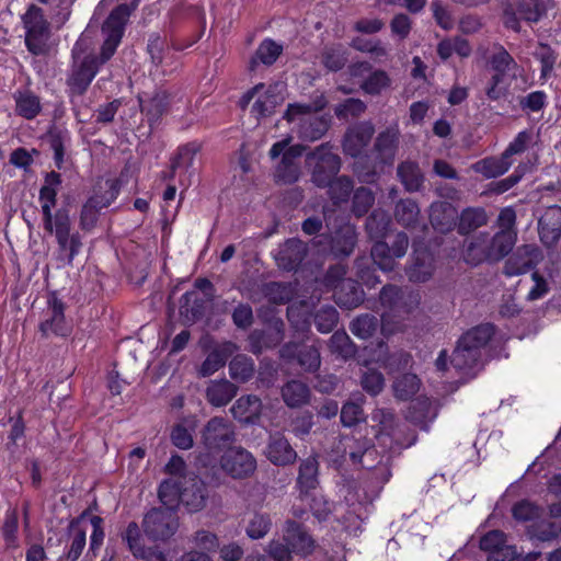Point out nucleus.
Wrapping results in <instances>:
<instances>
[{"label":"nucleus","mask_w":561,"mask_h":561,"mask_svg":"<svg viewBox=\"0 0 561 561\" xmlns=\"http://www.w3.org/2000/svg\"><path fill=\"white\" fill-rule=\"evenodd\" d=\"M25 31L24 44L33 56H45L50 50L51 27L44 10L32 3L21 16Z\"/></svg>","instance_id":"obj_4"},{"label":"nucleus","mask_w":561,"mask_h":561,"mask_svg":"<svg viewBox=\"0 0 561 561\" xmlns=\"http://www.w3.org/2000/svg\"><path fill=\"white\" fill-rule=\"evenodd\" d=\"M91 510L92 506H89L79 516L70 519L67 527L68 543L57 561H78L81 557L87 545V530L81 524L90 515Z\"/></svg>","instance_id":"obj_14"},{"label":"nucleus","mask_w":561,"mask_h":561,"mask_svg":"<svg viewBox=\"0 0 561 561\" xmlns=\"http://www.w3.org/2000/svg\"><path fill=\"white\" fill-rule=\"evenodd\" d=\"M527 535L531 540L546 542L558 538L559 529L551 522L536 520L527 527Z\"/></svg>","instance_id":"obj_62"},{"label":"nucleus","mask_w":561,"mask_h":561,"mask_svg":"<svg viewBox=\"0 0 561 561\" xmlns=\"http://www.w3.org/2000/svg\"><path fill=\"white\" fill-rule=\"evenodd\" d=\"M206 497L204 483L201 480L194 481L191 486L183 488L181 504L192 513L198 512L205 506Z\"/></svg>","instance_id":"obj_50"},{"label":"nucleus","mask_w":561,"mask_h":561,"mask_svg":"<svg viewBox=\"0 0 561 561\" xmlns=\"http://www.w3.org/2000/svg\"><path fill=\"white\" fill-rule=\"evenodd\" d=\"M540 259L541 252L538 248L523 245L505 261L503 273L508 277L525 274L535 268Z\"/></svg>","instance_id":"obj_19"},{"label":"nucleus","mask_w":561,"mask_h":561,"mask_svg":"<svg viewBox=\"0 0 561 561\" xmlns=\"http://www.w3.org/2000/svg\"><path fill=\"white\" fill-rule=\"evenodd\" d=\"M391 225V217L381 209H374L367 217L365 229L369 239L376 241L383 240Z\"/></svg>","instance_id":"obj_41"},{"label":"nucleus","mask_w":561,"mask_h":561,"mask_svg":"<svg viewBox=\"0 0 561 561\" xmlns=\"http://www.w3.org/2000/svg\"><path fill=\"white\" fill-rule=\"evenodd\" d=\"M398 178L409 192H417L423 186L424 176L416 162L403 161L397 169Z\"/></svg>","instance_id":"obj_43"},{"label":"nucleus","mask_w":561,"mask_h":561,"mask_svg":"<svg viewBox=\"0 0 561 561\" xmlns=\"http://www.w3.org/2000/svg\"><path fill=\"white\" fill-rule=\"evenodd\" d=\"M48 317L39 323V331L44 336L53 333L57 336H68L71 328L67 324L65 318L66 306L64 301L51 293L47 299Z\"/></svg>","instance_id":"obj_18"},{"label":"nucleus","mask_w":561,"mask_h":561,"mask_svg":"<svg viewBox=\"0 0 561 561\" xmlns=\"http://www.w3.org/2000/svg\"><path fill=\"white\" fill-rule=\"evenodd\" d=\"M399 145V133L396 129H386L377 136L374 149L383 163H392Z\"/></svg>","instance_id":"obj_38"},{"label":"nucleus","mask_w":561,"mask_h":561,"mask_svg":"<svg viewBox=\"0 0 561 561\" xmlns=\"http://www.w3.org/2000/svg\"><path fill=\"white\" fill-rule=\"evenodd\" d=\"M494 334L495 325L486 322L469 329L461 336L463 337V343L466 342L471 344L473 347H478V352L483 355L485 347Z\"/></svg>","instance_id":"obj_44"},{"label":"nucleus","mask_w":561,"mask_h":561,"mask_svg":"<svg viewBox=\"0 0 561 561\" xmlns=\"http://www.w3.org/2000/svg\"><path fill=\"white\" fill-rule=\"evenodd\" d=\"M282 398L288 408H301L310 402L311 390L307 383L291 379L280 389Z\"/></svg>","instance_id":"obj_35"},{"label":"nucleus","mask_w":561,"mask_h":561,"mask_svg":"<svg viewBox=\"0 0 561 561\" xmlns=\"http://www.w3.org/2000/svg\"><path fill=\"white\" fill-rule=\"evenodd\" d=\"M380 325V320L370 313L357 316L350 323L351 332L360 340L371 337Z\"/></svg>","instance_id":"obj_52"},{"label":"nucleus","mask_w":561,"mask_h":561,"mask_svg":"<svg viewBox=\"0 0 561 561\" xmlns=\"http://www.w3.org/2000/svg\"><path fill=\"white\" fill-rule=\"evenodd\" d=\"M309 253V247L299 238H289L278 245L274 255L278 268L286 272H296Z\"/></svg>","instance_id":"obj_16"},{"label":"nucleus","mask_w":561,"mask_h":561,"mask_svg":"<svg viewBox=\"0 0 561 561\" xmlns=\"http://www.w3.org/2000/svg\"><path fill=\"white\" fill-rule=\"evenodd\" d=\"M79 43L77 42L71 50L73 64L67 84L70 91L77 95H83L91 82L100 71V61L95 55L88 54L79 60Z\"/></svg>","instance_id":"obj_7"},{"label":"nucleus","mask_w":561,"mask_h":561,"mask_svg":"<svg viewBox=\"0 0 561 561\" xmlns=\"http://www.w3.org/2000/svg\"><path fill=\"white\" fill-rule=\"evenodd\" d=\"M265 456L277 467L293 465L298 458L297 451L280 432H275L270 435L265 448Z\"/></svg>","instance_id":"obj_20"},{"label":"nucleus","mask_w":561,"mask_h":561,"mask_svg":"<svg viewBox=\"0 0 561 561\" xmlns=\"http://www.w3.org/2000/svg\"><path fill=\"white\" fill-rule=\"evenodd\" d=\"M394 218L405 228H416L420 221V207L412 198L400 199L394 207Z\"/></svg>","instance_id":"obj_45"},{"label":"nucleus","mask_w":561,"mask_h":561,"mask_svg":"<svg viewBox=\"0 0 561 561\" xmlns=\"http://www.w3.org/2000/svg\"><path fill=\"white\" fill-rule=\"evenodd\" d=\"M8 422L11 424V428L8 434L5 448L13 453L18 447L19 440L25 437L26 424L24 421V410L19 409L14 416H9Z\"/></svg>","instance_id":"obj_57"},{"label":"nucleus","mask_w":561,"mask_h":561,"mask_svg":"<svg viewBox=\"0 0 561 561\" xmlns=\"http://www.w3.org/2000/svg\"><path fill=\"white\" fill-rule=\"evenodd\" d=\"M202 145L198 141H190L178 147L175 154L170 160L171 175L179 169L188 170L193 167L195 156L201 151Z\"/></svg>","instance_id":"obj_42"},{"label":"nucleus","mask_w":561,"mask_h":561,"mask_svg":"<svg viewBox=\"0 0 561 561\" xmlns=\"http://www.w3.org/2000/svg\"><path fill=\"white\" fill-rule=\"evenodd\" d=\"M494 48L495 51L490 58V65L494 73L485 89L486 98L490 101H499L505 95L506 88H501V84L510 72H512V78H516V70L518 69V64L504 46L499 44Z\"/></svg>","instance_id":"obj_6"},{"label":"nucleus","mask_w":561,"mask_h":561,"mask_svg":"<svg viewBox=\"0 0 561 561\" xmlns=\"http://www.w3.org/2000/svg\"><path fill=\"white\" fill-rule=\"evenodd\" d=\"M18 116L32 121L42 112L41 99L31 90H16L13 93Z\"/></svg>","instance_id":"obj_34"},{"label":"nucleus","mask_w":561,"mask_h":561,"mask_svg":"<svg viewBox=\"0 0 561 561\" xmlns=\"http://www.w3.org/2000/svg\"><path fill=\"white\" fill-rule=\"evenodd\" d=\"M1 530L7 548H15L19 530V514L15 508H10L5 512Z\"/></svg>","instance_id":"obj_63"},{"label":"nucleus","mask_w":561,"mask_h":561,"mask_svg":"<svg viewBox=\"0 0 561 561\" xmlns=\"http://www.w3.org/2000/svg\"><path fill=\"white\" fill-rule=\"evenodd\" d=\"M232 416L243 424H256L262 413V401L255 394L240 397L230 409Z\"/></svg>","instance_id":"obj_28"},{"label":"nucleus","mask_w":561,"mask_h":561,"mask_svg":"<svg viewBox=\"0 0 561 561\" xmlns=\"http://www.w3.org/2000/svg\"><path fill=\"white\" fill-rule=\"evenodd\" d=\"M142 527L148 538L165 541L176 533L179 519L173 510L153 507L145 515Z\"/></svg>","instance_id":"obj_10"},{"label":"nucleus","mask_w":561,"mask_h":561,"mask_svg":"<svg viewBox=\"0 0 561 561\" xmlns=\"http://www.w3.org/2000/svg\"><path fill=\"white\" fill-rule=\"evenodd\" d=\"M234 439V428L225 417H211L202 431V442L211 455L228 450Z\"/></svg>","instance_id":"obj_9"},{"label":"nucleus","mask_w":561,"mask_h":561,"mask_svg":"<svg viewBox=\"0 0 561 561\" xmlns=\"http://www.w3.org/2000/svg\"><path fill=\"white\" fill-rule=\"evenodd\" d=\"M344 456H348L354 466H359L364 469H371L373 463H366L365 458L376 454L375 446L370 439L366 437L354 438L344 437L342 440Z\"/></svg>","instance_id":"obj_26"},{"label":"nucleus","mask_w":561,"mask_h":561,"mask_svg":"<svg viewBox=\"0 0 561 561\" xmlns=\"http://www.w3.org/2000/svg\"><path fill=\"white\" fill-rule=\"evenodd\" d=\"M409 247L408 234L403 231L394 236L392 244L389 245L385 240L374 242L371 247V255L378 264V268L383 272H391L396 265V259L405 255Z\"/></svg>","instance_id":"obj_12"},{"label":"nucleus","mask_w":561,"mask_h":561,"mask_svg":"<svg viewBox=\"0 0 561 561\" xmlns=\"http://www.w3.org/2000/svg\"><path fill=\"white\" fill-rule=\"evenodd\" d=\"M546 14L542 0H512L503 11V24L506 28L519 33L520 21L537 23Z\"/></svg>","instance_id":"obj_8"},{"label":"nucleus","mask_w":561,"mask_h":561,"mask_svg":"<svg viewBox=\"0 0 561 561\" xmlns=\"http://www.w3.org/2000/svg\"><path fill=\"white\" fill-rule=\"evenodd\" d=\"M333 296L341 308L354 309L364 301L365 293L359 282L347 278L334 285Z\"/></svg>","instance_id":"obj_29"},{"label":"nucleus","mask_w":561,"mask_h":561,"mask_svg":"<svg viewBox=\"0 0 561 561\" xmlns=\"http://www.w3.org/2000/svg\"><path fill=\"white\" fill-rule=\"evenodd\" d=\"M488 214L483 207H466L457 219V232L460 236H468L488 224Z\"/></svg>","instance_id":"obj_32"},{"label":"nucleus","mask_w":561,"mask_h":561,"mask_svg":"<svg viewBox=\"0 0 561 561\" xmlns=\"http://www.w3.org/2000/svg\"><path fill=\"white\" fill-rule=\"evenodd\" d=\"M306 163L311 169L312 183L319 188L330 184V180L337 175L342 165L340 156L333 152L330 142L321 144L307 153Z\"/></svg>","instance_id":"obj_5"},{"label":"nucleus","mask_w":561,"mask_h":561,"mask_svg":"<svg viewBox=\"0 0 561 561\" xmlns=\"http://www.w3.org/2000/svg\"><path fill=\"white\" fill-rule=\"evenodd\" d=\"M283 540L289 545L295 554L301 558L311 556L317 547L314 538L308 533L306 526L294 519L285 522Z\"/></svg>","instance_id":"obj_17"},{"label":"nucleus","mask_w":561,"mask_h":561,"mask_svg":"<svg viewBox=\"0 0 561 561\" xmlns=\"http://www.w3.org/2000/svg\"><path fill=\"white\" fill-rule=\"evenodd\" d=\"M316 244L328 243L331 254L335 259L348 257L357 244L356 227L352 224L339 226L331 234H320Z\"/></svg>","instance_id":"obj_13"},{"label":"nucleus","mask_w":561,"mask_h":561,"mask_svg":"<svg viewBox=\"0 0 561 561\" xmlns=\"http://www.w3.org/2000/svg\"><path fill=\"white\" fill-rule=\"evenodd\" d=\"M230 377L239 382H247L254 376V360L243 354L236 355L229 364Z\"/></svg>","instance_id":"obj_51"},{"label":"nucleus","mask_w":561,"mask_h":561,"mask_svg":"<svg viewBox=\"0 0 561 561\" xmlns=\"http://www.w3.org/2000/svg\"><path fill=\"white\" fill-rule=\"evenodd\" d=\"M391 79L382 69L371 70L369 76L360 83V89L369 95H378L382 90L389 88Z\"/></svg>","instance_id":"obj_56"},{"label":"nucleus","mask_w":561,"mask_h":561,"mask_svg":"<svg viewBox=\"0 0 561 561\" xmlns=\"http://www.w3.org/2000/svg\"><path fill=\"white\" fill-rule=\"evenodd\" d=\"M183 488L180 482L172 479L163 480L158 489V496L162 504L170 510L176 507L182 501Z\"/></svg>","instance_id":"obj_53"},{"label":"nucleus","mask_w":561,"mask_h":561,"mask_svg":"<svg viewBox=\"0 0 561 561\" xmlns=\"http://www.w3.org/2000/svg\"><path fill=\"white\" fill-rule=\"evenodd\" d=\"M348 59L350 50L341 43L327 45L321 53V62L331 72L342 70Z\"/></svg>","instance_id":"obj_39"},{"label":"nucleus","mask_w":561,"mask_h":561,"mask_svg":"<svg viewBox=\"0 0 561 561\" xmlns=\"http://www.w3.org/2000/svg\"><path fill=\"white\" fill-rule=\"evenodd\" d=\"M481 360L482 355L478 352V347L463 343V337L460 336L449 358L451 366L459 371H465L477 367Z\"/></svg>","instance_id":"obj_30"},{"label":"nucleus","mask_w":561,"mask_h":561,"mask_svg":"<svg viewBox=\"0 0 561 561\" xmlns=\"http://www.w3.org/2000/svg\"><path fill=\"white\" fill-rule=\"evenodd\" d=\"M318 474L319 462L316 457L310 456L301 460L296 482L301 494H308L318 486Z\"/></svg>","instance_id":"obj_36"},{"label":"nucleus","mask_w":561,"mask_h":561,"mask_svg":"<svg viewBox=\"0 0 561 561\" xmlns=\"http://www.w3.org/2000/svg\"><path fill=\"white\" fill-rule=\"evenodd\" d=\"M130 14L131 10L128 4L122 3L116 5L102 25V33L105 37L121 43Z\"/></svg>","instance_id":"obj_27"},{"label":"nucleus","mask_w":561,"mask_h":561,"mask_svg":"<svg viewBox=\"0 0 561 561\" xmlns=\"http://www.w3.org/2000/svg\"><path fill=\"white\" fill-rule=\"evenodd\" d=\"M435 270L434 256L425 245L413 244L412 263L407 268V275L412 283L427 282Z\"/></svg>","instance_id":"obj_21"},{"label":"nucleus","mask_w":561,"mask_h":561,"mask_svg":"<svg viewBox=\"0 0 561 561\" xmlns=\"http://www.w3.org/2000/svg\"><path fill=\"white\" fill-rule=\"evenodd\" d=\"M420 294L394 284L382 286L379 293V302L382 307L380 329L385 336L402 332L405 320L419 308Z\"/></svg>","instance_id":"obj_2"},{"label":"nucleus","mask_w":561,"mask_h":561,"mask_svg":"<svg viewBox=\"0 0 561 561\" xmlns=\"http://www.w3.org/2000/svg\"><path fill=\"white\" fill-rule=\"evenodd\" d=\"M378 264L374 256L370 254L357 256L354 262L355 275L357 282L360 285H365L368 288H374L380 283L379 276L377 275Z\"/></svg>","instance_id":"obj_40"},{"label":"nucleus","mask_w":561,"mask_h":561,"mask_svg":"<svg viewBox=\"0 0 561 561\" xmlns=\"http://www.w3.org/2000/svg\"><path fill=\"white\" fill-rule=\"evenodd\" d=\"M237 386L227 379L211 381L206 389L207 401L217 408L227 405L237 394Z\"/></svg>","instance_id":"obj_37"},{"label":"nucleus","mask_w":561,"mask_h":561,"mask_svg":"<svg viewBox=\"0 0 561 561\" xmlns=\"http://www.w3.org/2000/svg\"><path fill=\"white\" fill-rule=\"evenodd\" d=\"M330 350L333 354H336L343 358H350L354 356L356 346L352 342L351 337L345 331H335L330 337Z\"/></svg>","instance_id":"obj_60"},{"label":"nucleus","mask_w":561,"mask_h":561,"mask_svg":"<svg viewBox=\"0 0 561 561\" xmlns=\"http://www.w3.org/2000/svg\"><path fill=\"white\" fill-rule=\"evenodd\" d=\"M62 184V176L57 171L46 172L38 192L44 230L55 234L60 253L67 254V264L71 265L82 248V238L78 231L71 233L69 210L65 207L53 213L57 205L58 192Z\"/></svg>","instance_id":"obj_1"},{"label":"nucleus","mask_w":561,"mask_h":561,"mask_svg":"<svg viewBox=\"0 0 561 561\" xmlns=\"http://www.w3.org/2000/svg\"><path fill=\"white\" fill-rule=\"evenodd\" d=\"M428 217L434 230L440 233H448L457 229L458 210L449 202H433L430 206Z\"/></svg>","instance_id":"obj_24"},{"label":"nucleus","mask_w":561,"mask_h":561,"mask_svg":"<svg viewBox=\"0 0 561 561\" xmlns=\"http://www.w3.org/2000/svg\"><path fill=\"white\" fill-rule=\"evenodd\" d=\"M512 165V160L504 157V152L496 157H489L478 161L474 170L486 179L497 178L506 173Z\"/></svg>","instance_id":"obj_48"},{"label":"nucleus","mask_w":561,"mask_h":561,"mask_svg":"<svg viewBox=\"0 0 561 561\" xmlns=\"http://www.w3.org/2000/svg\"><path fill=\"white\" fill-rule=\"evenodd\" d=\"M101 209L90 196L82 204L79 213V228L83 232H91L96 227Z\"/></svg>","instance_id":"obj_54"},{"label":"nucleus","mask_w":561,"mask_h":561,"mask_svg":"<svg viewBox=\"0 0 561 561\" xmlns=\"http://www.w3.org/2000/svg\"><path fill=\"white\" fill-rule=\"evenodd\" d=\"M170 105V94L167 91H157L146 104H141V112L148 117L150 124L157 123L167 113Z\"/></svg>","instance_id":"obj_49"},{"label":"nucleus","mask_w":561,"mask_h":561,"mask_svg":"<svg viewBox=\"0 0 561 561\" xmlns=\"http://www.w3.org/2000/svg\"><path fill=\"white\" fill-rule=\"evenodd\" d=\"M330 122L324 116H316L301 125L300 135L307 140H318L329 130Z\"/></svg>","instance_id":"obj_61"},{"label":"nucleus","mask_w":561,"mask_h":561,"mask_svg":"<svg viewBox=\"0 0 561 561\" xmlns=\"http://www.w3.org/2000/svg\"><path fill=\"white\" fill-rule=\"evenodd\" d=\"M220 466L233 479H244L254 472L256 460L244 448H229L221 456Z\"/></svg>","instance_id":"obj_15"},{"label":"nucleus","mask_w":561,"mask_h":561,"mask_svg":"<svg viewBox=\"0 0 561 561\" xmlns=\"http://www.w3.org/2000/svg\"><path fill=\"white\" fill-rule=\"evenodd\" d=\"M362 388L370 396L379 394L385 387V377L376 368L367 367L360 378Z\"/></svg>","instance_id":"obj_64"},{"label":"nucleus","mask_w":561,"mask_h":561,"mask_svg":"<svg viewBox=\"0 0 561 561\" xmlns=\"http://www.w3.org/2000/svg\"><path fill=\"white\" fill-rule=\"evenodd\" d=\"M207 301L197 290H188L180 298L179 312L184 324L199 321L206 311Z\"/></svg>","instance_id":"obj_25"},{"label":"nucleus","mask_w":561,"mask_h":561,"mask_svg":"<svg viewBox=\"0 0 561 561\" xmlns=\"http://www.w3.org/2000/svg\"><path fill=\"white\" fill-rule=\"evenodd\" d=\"M123 186V181L119 178L106 179L104 186L99 185L93 190L90 196L94 198L95 203L103 209L112 205L118 197Z\"/></svg>","instance_id":"obj_47"},{"label":"nucleus","mask_w":561,"mask_h":561,"mask_svg":"<svg viewBox=\"0 0 561 561\" xmlns=\"http://www.w3.org/2000/svg\"><path fill=\"white\" fill-rule=\"evenodd\" d=\"M122 540L127 545L129 552L134 558L144 561L151 559L164 560L163 553L154 548L146 547L144 543L141 530L136 522L128 523L122 533Z\"/></svg>","instance_id":"obj_22"},{"label":"nucleus","mask_w":561,"mask_h":561,"mask_svg":"<svg viewBox=\"0 0 561 561\" xmlns=\"http://www.w3.org/2000/svg\"><path fill=\"white\" fill-rule=\"evenodd\" d=\"M420 389V379L414 374H404L397 378L393 383L394 394L400 400H409Z\"/></svg>","instance_id":"obj_58"},{"label":"nucleus","mask_w":561,"mask_h":561,"mask_svg":"<svg viewBox=\"0 0 561 561\" xmlns=\"http://www.w3.org/2000/svg\"><path fill=\"white\" fill-rule=\"evenodd\" d=\"M374 134L371 126H359L345 134L343 138V151L346 156L357 158L369 144Z\"/></svg>","instance_id":"obj_31"},{"label":"nucleus","mask_w":561,"mask_h":561,"mask_svg":"<svg viewBox=\"0 0 561 561\" xmlns=\"http://www.w3.org/2000/svg\"><path fill=\"white\" fill-rule=\"evenodd\" d=\"M540 241L547 248L554 247L561 237V207H548L538 220Z\"/></svg>","instance_id":"obj_23"},{"label":"nucleus","mask_w":561,"mask_h":561,"mask_svg":"<svg viewBox=\"0 0 561 561\" xmlns=\"http://www.w3.org/2000/svg\"><path fill=\"white\" fill-rule=\"evenodd\" d=\"M339 322V312L331 305L321 306L313 316V323L321 333H330Z\"/></svg>","instance_id":"obj_55"},{"label":"nucleus","mask_w":561,"mask_h":561,"mask_svg":"<svg viewBox=\"0 0 561 561\" xmlns=\"http://www.w3.org/2000/svg\"><path fill=\"white\" fill-rule=\"evenodd\" d=\"M283 45L276 41L268 37L264 38L249 61V69L254 71L260 64L266 67L273 66L283 54Z\"/></svg>","instance_id":"obj_33"},{"label":"nucleus","mask_w":561,"mask_h":561,"mask_svg":"<svg viewBox=\"0 0 561 561\" xmlns=\"http://www.w3.org/2000/svg\"><path fill=\"white\" fill-rule=\"evenodd\" d=\"M328 195L332 203L336 206L347 203L352 192L354 191V181L348 175L335 176L330 180V184L325 185Z\"/></svg>","instance_id":"obj_46"},{"label":"nucleus","mask_w":561,"mask_h":561,"mask_svg":"<svg viewBox=\"0 0 561 561\" xmlns=\"http://www.w3.org/2000/svg\"><path fill=\"white\" fill-rule=\"evenodd\" d=\"M515 244V238L507 231L479 232L466 241L462 252L466 263L478 266L484 262L496 263L508 255Z\"/></svg>","instance_id":"obj_3"},{"label":"nucleus","mask_w":561,"mask_h":561,"mask_svg":"<svg viewBox=\"0 0 561 561\" xmlns=\"http://www.w3.org/2000/svg\"><path fill=\"white\" fill-rule=\"evenodd\" d=\"M375 203V195L370 188L359 186L354 191L352 211L356 217L365 216Z\"/></svg>","instance_id":"obj_59"},{"label":"nucleus","mask_w":561,"mask_h":561,"mask_svg":"<svg viewBox=\"0 0 561 561\" xmlns=\"http://www.w3.org/2000/svg\"><path fill=\"white\" fill-rule=\"evenodd\" d=\"M279 356L288 364H297L307 373H316L321 364L318 347L304 342L289 341L285 343L279 350Z\"/></svg>","instance_id":"obj_11"}]
</instances>
